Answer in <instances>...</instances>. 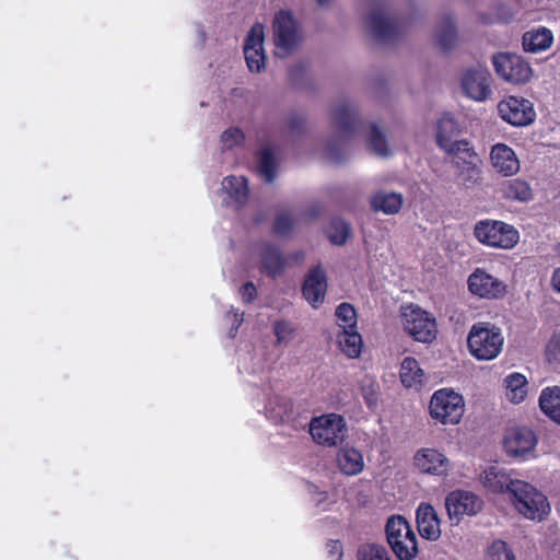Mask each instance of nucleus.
I'll list each match as a JSON object with an SVG mask.
<instances>
[{
  "instance_id": "f257e3e1",
  "label": "nucleus",
  "mask_w": 560,
  "mask_h": 560,
  "mask_svg": "<svg viewBox=\"0 0 560 560\" xmlns=\"http://www.w3.org/2000/svg\"><path fill=\"white\" fill-rule=\"evenodd\" d=\"M330 119L338 139L327 141L324 151L327 159L337 162L343 156L346 139L358 131L360 120L357 104L349 98L337 101L331 108Z\"/></svg>"
},
{
  "instance_id": "f03ea898",
  "label": "nucleus",
  "mask_w": 560,
  "mask_h": 560,
  "mask_svg": "<svg viewBox=\"0 0 560 560\" xmlns=\"http://www.w3.org/2000/svg\"><path fill=\"white\" fill-rule=\"evenodd\" d=\"M470 353L478 360H492L502 351L504 337L499 327L490 323L474 324L468 334Z\"/></svg>"
},
{
  "instance_id": "7ed1b4c3",
  "label": "nucleus",
  "mask_w": 560,
  "mask_h": 560,
  "mask_svg": "<svg viewBox=\"0 0 560 560\" xmlns=\"http://www.w3.org/2000/svg\"><path fill=\"white\" fill-rule=\"evenodd\" d=\"M510 500L515 510L527 520L540 522L550 512L547 497L524 480L516 482V489L510 495Z\"/></svg>"
},
{
  "instance_id": "20e7f679",
  "label": "nucleus",
  "mask_w": 560,
  "mask_h": 560,
  "mask_svg": "<svg viewBox=\"0 0 560 560\" xmlns=\"http://www.w3.org/2000/svg\"><path fill=\"white\" fill-rule=\"evenodd\" d=\"M276 55L284 58L293 52L302 42V31L299 22L288 10H280L272 22Z\"/></svg>"
},
{
  "instance_id": "39448f33",
  "label": "nucleus",
  "mask_w": 560,
  "mask_h": 560,
  "mask_svg": "<svg viewBox=\"0 0 560 560\" xmlns=\"http://www.w3.org/2000/svg\"><path fill=\"white\" fill-rule=\"evenodd\" d=\"M387 541L399 560H412L418 552L417 537L402 516H392L386 524Z\"/></svg>"
},
{
  "instance_id": "423d86ee",
  "label": "nucleus",
  "mask_w": 560,
  "mask_h": 560,
  "mask_svg": "<svg viewBox=\"0 0 560 560\" xmlns=\"http://www.w3.org/2000/svg\"><path fill=\"white\" fill-rule=\"evenodd\" d=\"M430 415L443 424H456L460 421L465 405L463 397L448 388L436 390L430 400Z\"/></svg>"
},
{
  "instance_id": "0eeeda50",
  "label": "nucleus",
  "mask_w": 560,
  "mask_h": 560,
  "mask_svg": "<svg viewBox=\"0 0 560 560\" xmlns=\"http://www.w3.org/2000/svg\"><path fill=\"white\" fill-rule=\"evenodd\" d=\"M401 323L405 331L419 342H430L435 338V319L417 305L401 308Z\"/></svg>"
},
{
  "instance_id": "6e6552de",
  "label": "nucleus",
  "mask_w": 560,
  "mask_h": 560,
  "mask_svg": "<svg viewBox=\"0 0 560 560\" xmlns=\"http://www.w3.org/2000/svg\"><path fill=\"white\" fill-rule=\"evenodd\" d=\"M477 240L491 247L512 248L520 238L518 232L501 221H480L475 226Z\"/></svg>"
},
{
  "instance_id": "1a4fd4ad",
  "label": "nucleus",
  "mask_w": 560,
  "mask_h": 560,
  "mask_svg": "<svg viewBox=\"0 0 560 560\" xmlns=\"http://www.w3.org/2000/svg\"><path fill=\"white\" fill-rule=\"evenodd\" d=\"M456 151L452 152L455 176L459 184L474 186L482 179L481 160L470 148L469 143L458 144Z\"/></svg>"
},
{
  "instance_id": "9d476101",
  "label": "nucleus",
  "mask_w": 560,
  "mask_h": 560,
  "mask_svg": "<svg viewBox=\"0 0 560 560\" xmlns=\"http://www.w3.org/2000/svg\"><path fill=\"white\" fill-rule=\"evenodd\" d=\"M310 433L316 443L335 446L345 440L347 425L341 416L335 413L325 415L312 420Z\"/></svg>"
},
{
  "instance_id": "9b49d317",
  "label": "nucleus",
  "mask_w": 560,
  "mask_h": 560,
  "mask_svg": "<svg viewBox=\"0 0 560 560\" xmlns=\"http://www.w3.org/2000/svg\"><path fill=\"white\" fill-rule=\"evenodd\" d=\"M495 72L512 84H524L533 77L529 63L516 54L501 52L492 58Z\"/></svg>"
},
{
  "instance_id": "f8f14e48",
  "label": "nucleus",
  "mask_w": 560,
  "mask_h": 560,
  "mask_svg": "<svg viewBox=\"0 0 560 560\" xmlns=\"http://www.w3.org/2000/svg\"><path fill=\"white\" fill-rule=\"evenodd\" d=\"M500 117L513 126H527L535 120L536 112L530 101L509 96L498 104Z\"/></svg>"
},
{
  "instance_id": "ddd939ff",
  "label": "nucleus",
  "mask_w": 560,
  "mask_h": 560,
  "mask_svg": "<svg viewBox=\"0 0 560 560\" xmlns=\"http://www.w3.org/2000/svg\"><path fill=\"white\" fill-rule=\"evenodd\" d=\"M413 464L423 474L446 477L453 469L452 462L436 448H419L413 456Z\"/></svg>"
},
{
  "instance_id": "4468645a",
  "label": "nucleus",
  "mask_w": 560,
  "mask_h": 560,
  "mask_svg": "<svg viewBox=\"0 0 560 560\" xmlns=\"http://www.w3.org/2000/svg\"><path fill=\"white\" fill-rule=\"evenodd\" d=\"M264 40L265 27L261 23H255L248 32L244 44L245 60L252 72H260L265 68Z\"/></svg>"
},
{
  "instance_id": "2eb2a0df",
  "label": "nucleus",
  "mask_w": 560,
  "mask_h": 560,
  "mask_svg": "<svg viewBox=\"0 0 560 560\" xmlns=\"http://www.w3.org/2000/svg\"><path fill=\"white\" fill-rule=\"evenodd\" d=\"M250 257L259 262L260 271L270 277H277L285 269V259L280 249L270 243L256 244L252 248Z\"/></svg>"
},
{
  "instance_id": "dca6fc26",
  "label": "nucleus",
  "mask_w": 560,
  "mask_h": 560,
  "mask_svg": "<svg viewBox=\"0 0 560 560\" xmlns=\"http://www.w3.org/2000/svg\"><path fill=\"white\" fill-rule=\"evenodd\" d=\"M464 93L471 100L483 102L491 96V74L481 67L467 70L462 78Z\"/></svg>"
},
{
  "instance_id": "f3484780",
  "label": "nucleus",
  "mask_w": 560,
  "mask_h": 560,
  "mask_svg": "<svg viewBox=\"0 0 560 560\" xmlns=\"http://www.w3.org/2000/svg\"><path fill=\"white\" fill-rule=\"evenodd\" d=\"M469 291L482 299H500L506 292V285L500 279L477 268L468 278Z\"/></svg>"
},
{
  "instance_id": "a211bd4d",
  "label": "nucleus",
  "mask_w": 560,
  "mask_h": 560,
  "mask_svg": "<svg viewBox=\"0 0 560 560\" xmlns=\"http://www.w3.org/2000/svg\"><path fill=\"white\" fill-rule=\"evenodd\" d=\"M366 26L382 42L395 38L400 32V25L388 16L383 4L373 5L366 16Z\"/></svg>"
},
{
  "instance_id": "6ab92c4d",
  "label": "nucleus",
  "mask_w": 560,
  "mask_h": 560,
  "mask_svg": "<svg viewBox=\"0 0 560 560\" xmlns=\"http://www.w3.org/2000/svg\"><path fill=\"white\" fill-rule=\"evenodd\" d=\"M445 506L451 520L458 522L464 515H475L482 506L481 499L472 492L456 490L445 500Z\"/></svg>"
},
{
  "instance_id": "aec40b11",
  "label": "nucleus",
  "mask_w": 560,
  "mask_h": 560,
  "mask_svg": "<svg viewBox=\"0 0 560 560\" xmlns=\"http://www.w3.org/2000/svg\"><path fill=\"white\" fill-rule=\"evenodd\" d=\"M503 443L509 456L526 458L534 452L537 438L528 428H513L505 434Z\"/></svg>"
},
{
  "instance_id": "412c9836",
  "label": "nucleus",
  "mask_w": 560,
  "mask_h": 560,
  "mask_svg": "<svg viewBox=\"0 0 560 560\" xmlns=\"http://www.w3.org/2000/svg\"><path fill=\"white\" fill-rule=\"evenodd\" d=\"M512 472L500 467H489L481 475L482 485L494 493H508L512 495L516 489V482H521Z\"/></svg>"
},
{
  "instance_id": "4be33fe9",
  "label": "nucleus",
  "mask_w": 560,
  "mask_h": 560,
  "mask_svg": "<svg viewBox=\"0 0 560 560\" xmlns=\"http://www.w3.org/2000/svg\"><path fill=\"white\" fill-rule=\"evenodd\" d=\"M327 290L326 273L317 266L310 270L303 283L302 292L305 300L317 308L324 302Z\"/></svg>"
},
{
  "instance_id": "5701e85b",
  "label": "nucleus",
  "mask_w": 560,
  "mask_h": 560,
  "mask_svg": "<svg viewBox=\"0 0 560 560\" xmlns=\"http://www.w3.org/2000/svg\"><path fill=\"white\" fill-rule=\"evenodd\" d=\"M492 167L503 176H513L520 171V161L512 148L497 143L490 152Z\"/></svg>"
},
{
  "instance_id": "b1692460",
  "label": "nucleus",
  "mask_w": 560,
  "mask_h": 560,
  "mask_svg": "<svg viewBox=\"0 0 560 560\" xmlns=\"http://www.w3.org/2000/svg\"><path fill=\"white\" fill-rule=\"evenodd\" d=\"M458 133L459 129L454 117L450 114H444L436 125L438 144L447 153L456 151L459 148L458 144L468 143L464 140H457Z\"/></svg>"
},
{
  "instance_id": "393cba45",
  "label": "nucleus",
  "mask_w": 560,
  "mask_h": 560,
  "mask_svg": "<svg viewBox=\"0 0 560 560\" xmlns=\"http://www.w3.org/2000/svg\"><path fill=\"white\" fill-rule=\"evenodd\" d=\"M417 526L421 537L438 540L441 537L440 520L432 505L421 503L417 509Z\"/></svg>"
},
{
  "instance_id": "a878e982",
  "label": "nucleus",
  "mask_w": 560,
  "mask_h": 560,
  "mask_svg": "<svg viewBox=\"0 0 560 560\" xmlns=\"http://www.w3.org/2000/svg\"><path fill=\"white\" fill-rule=\"evenodd\" d=\"M553 43L552 32L544 26L532 28L523 34L522 45L525 51L539 54L546 51Z\"/></svg>"
},
{
  "instance_id": "bb28decb",
  "label": "nucleus",
  "mask_w": 560,
  "mask_h": 560,
  "mask_svg": "<svg viewBox=\"0 0 560 560\" xmlns=\"http://www.w3.org/2000/svg\"><path fill=\"white\" fill-rule=\"evenodd\" d=\"M222 189L226 194V202L235 208L244 205L248 197L247 179L244 176H226L222 180Z\"/></svg>"
},
{
  "instance_id": "cd10ccee",
  "label": "nucleus",
  "mask_w": 560,
  "mask_h": 560,
  "mask_svg": "<svg viewBox=\"0 0 560 560\" xmlns=\"http://www.w3.org/2000/svg\"><path fill=\"white\" fill-rule=\"evenodd\" d=\"M436 45L444 51L452 50L458 44V34L454 19L451 15L443 16L434 32Z\"/></svg>"
},
{
  "instance_id": "c85d7f7f",
  "label": "nucleus",
  "mask_w": 560,
  "mask_h": 560,
  "mask_svg": "<svg viewBox=\"0 0 560 560\" xmlns=\"http://www.w3.org/2000/svg\"><path fill=\"white\" fill-rule=\"evenodd\" d=\"M277 151L278 148L275 144L265 143L261 145L257 156L258 173L267 183H271L276 176Z\"/></svg>"
},
{
  "instance_id": "c756f323",
  "label": "nucleus",
  "mask_w": 560,
  "mask_h": 560,
  "mask_svg": "<svg viewBox=\"0 0 560 560\" xmlns=\"http://www.w3.org/2000/svg\"><path fill=\"white\" fill-rule=\"evenodd\" d=\"M337 463L340 470L348 476L358 475L364 468L363 455L354 447H342L338 453Z\"/></svg>"
},
{
  "instance_id": "7c9ffc66",
  "label": "nucleus",
  "mask_w": 560,
  "mask_h": 560,
  "mask_svg": "<svg viewBox=\"0 0 560 560\" xmlns=\"http://www.w3.org/2000/svg\"><path fill=\"white\" fill-rule=\"evenodd\" d=\"M541 411L551 420L560 424V387H547L539 397Z\"/></svg>"
},
{
  "instance_id": "2f4dec72",
  "label": "nucleus",
  "mask_w": 560,
  "mask_h": 560,
  "mask_svg": "<svg viewBox=\"0 0 560 560\" xmlns=\"http://www.w3.org/2000/svg\"><path fill=\"white\" fill-rule=\"evenodd\" d=\"M339 349L349 358H358L362 351V337L353 329H342L337 335Z\"/></svg>"
},
{
  "instance_id": "473e14b6",
  "label": "nucleus",
  "mask_w": 560,
  "mask_h": 560,
  "mask_svg": "<svg viewBox=\"0 0 560 560\" xmlns=\"http://www.w3.org/2000/svg\"><path fill=\"white\" fill-rule=\"evenodd\" d=\"M402 206V197L396 192L378 191L371 199V207L385 214H396Z\"/></svg>"
},
{
  "instance_id": "72a5a7b5",
  "label": "nucleus",
  "mask_w": 560,
  "mask_h": 560,
  "mask_svg": "<svg viewBox=\"0 0 560 560\" xmlns=\"http://www.w3.org/2000/svg\"><path fill=\"white\" fill-rule=\"evenodd\" d=\"M424 378V372L413 358H405L400 366V380L408 388H418Z\"/></svg>"
},
{
  "instance_id": "f704fd0d",
  "label": "nucleus",
  "mask_w": 560,
  "mask_h": 560,
  "mask_svg": "<svg viewBox=\"0 0 560 560\" xmlns=\"http://www.w3.org/2000/svg\"><path fill=\"white\" fill-rule=\"evenodd\" d=\"M502 192L506 199L520 202L530 201L534 197L530 185L521 178L505 182L502 186Z\"/></svg>"
},
{
  "instance_id": "c9c22d12",
  "label": "nucleus",
  "mask_w": 560,
  "mask_h": 560,
  "mask_svg": "<svg viewBox=\"0 0 560 560\" xmlns=\"http://www.w3.org/2000/svg\"><path fill=\"white\" fill-rule=\"evenodd\" d=\"M506 388V397L510 401L518 404L524 400L527 395V381L523 374L512 373L504 380Z\"/></svg>"
},
{
  "instance_id": "e433bc0d",
  "label": "nucleus",
  "mask_w": 560,
  "mask_h": 560,
  "mask_svg": "<svg viewBox=\"0 0 560 560\" xmlns=\"http://www.w3.org/2000/svg\"><path fill=\"white\" fill-rule=\"evenodd\" d=\"M351 229L349 224L341 219H334L328 229L327 235L335 245H343L350 236Z\"/></svg>"
},
{
  "instance_id": "4c0bfd02",
  "label": "nucleus",
  "mask_w": 560,
  "mask_h": 560,
  "mask_svg": "<svg viewBox=\"0 0 560 560\" xmlns=\"http://www.w3.org/2000/svg\"><path fill=\"white\" fill-rule=\"evenodd\" d=\"M291 402L284 398H276L266 407L267 416L273 421H284L291 413Z\"/></svg>"
},
{
  "instance_id": "58836bf2",
  "label": "nucleus",
  "mask_w": 560,
  "mask_h": 560,
  "mask_svg": "<svg viewBox=\"0 0 560 560\" xmlns=\"http://www.w3.org/2000/svg\"><path fill=\"white\" fill-rule=\"evenodd\" d=\"M336 317L340 330L357 328V313L349 303H341L336 310Z\"/></svg>"
},
{
  "instance_id": "ea45409f",
  "label": "nucleus",
  "mask_w": 560,
  "mask_h": 560,
  "mask_svg": "<svg viewBox=\"0 0 560 560\" xmlns=\"http://www.w3.org/2000/svg\"><path fill=\"white\" fill-rule=\"evenodd\" d=\"M369 145L378 155L386 156L389 153V149L383 131L375 125L372 124L369 128Z\"/></svg>"
},
{
  "instance_id": "a19ab883",
  "label": "nucleus",
  "mask_w": 560,
  "mask_h": 560,
  "mask_svg": "<svg viewBox=\"0 0 560 560\" xmlns=\"http://www.w3.org/2000/svg\"><path fill=\"white\" fill-rule=\"evenodd\" d=\"M295 222L296 221L290 211H279L275 219L273 231L277 235L288 236L292 233Z\"/></svg>"
},
{
  "instance_id": "79ce46f5",
  "label": "nucleus",
  "mask_w": 560,
  "mask_h": 560,
  "mask_svg": "<svg viewBox=\"0 0 560 560\" xmlns=\"http://www.w3.org/2000/svg\"><path fill=\"white\" fill-rule=\"evenodd\" d=\"M359 560H390L388 551L380 545H365L359 549Z\"/></svg>"
},
{
  "instance_id": "37998d69",
  "label": "nucleus",
  "mask_w": 560,
  "mask_h": 560,
  "mask_svg": "<svg viewBox=\"0 0 560 560\" xmlns=\"http://www.w3.org/2000/svg\"><path fill=\"white\" fill-rule=\"evenodd\" d=\"M487 560H515V557L504 541L497 540L489 547Z\"/></svg>"
},
{
  "instance_id": "c03bdc74",
  "label": "nucleus",
  "mask_w": 560,
  "mask_h": 560,
  "mask_svg": "<svg viewBox=\"0 0 560 560\" xmlns=\"http://www.w3.org/2000/svg\"><path fill=\"white\" fill-rule=\"evenodd\" d=\"M244 139V132L236 127L229 128L221 135V143L224 149H233L242 144Z\"/></svg>"
},
{
  "instance_id": "a18cd8bd",
  "label": "nucleus",
  "mask_w": 560,
  "mask_h": 560,
  "mask_svg": "<svg viewBox=\"0 0 560 560\" xmlns=\"http://www.w3.org/2000/svg\"><path fill=\"white\" fill-rule=\"evenodd\" d=\"M273 332L278 345L289 343L294 338V327L285 320L276 322Z\"/></svg>"
},
{
  "instance_id": "49530a36",
  "label": "nucleus",
  "mask_w": 560,
  "mask_h": 560,
  "mask_svg": "<svg viewBox=\"0 0 560 560\" xmlns=\"http://www.w3.org/2000/svg\"><path fill=\"white\" fill-rule=\"evenodd\" d=\"M546 355L549 362L560 363V334H555L549 340Z\"/></svg>"
},
{
  "instance_id": "de8ad7c7",
  "label": "nucleus",
  "mask_w": 560,
  "mask_h": 560,
  "mask_svg": "<svg viewBox=\"0 0 560 560\" xmlns=\"http://www.w3.org/2000/svg\"><path fill=\"white\" fill-rule=\"evenodd\" d=\"M363 398L370 409H374L378 402V394L374 385L363 387Z\"/></svg>"
},
{
  "instance_id": "09e8293b",
  "label": "nucleus",
  "mask_w": 560,
  "mask_h": 560,
  "mask_svg": "<svg viewBox=\"0 0 560 560\" xmlns=\"http://www.w3.org/2000/svg\"><path fill=\"white\" fill-rule=\"evenodd\" d=\"M257 290L253 282H246L241 289V295L245 303L252 302L256 296Z\"/></svg>"
},
{
  "instance_id": "8fccbe9b",
  "label": "nucleus",
  "mask_w": 560,
  "mask_h": 560,
  "mask_svg": "<svg viewBox=\"0 0 560 560\" xmlns=\"http://www.w3.org/2000/svg\"><path fill=\"white\" fill-rule=\"evenodd\" d=\"M305 125V117L302 114H292L288 119V127L292 131L302 129Z\"/></svg>"
},
{
  "instance_id": "3c124183",
  "label": "nucleus",
  "mask_w": 560,
  "mask_h": 560,
  "mask_svg": "<svg viewBox=\"0 0 560 560\" xmlns=\"http://www.w3.org/2000/svg\"><path fill=\"white\" fill-rule=\"evenodd\" d=\"M329 553L332 560H341L342 557V548L339 541H330L328 544Z\"/></svg>"
},
{
  "instance_id": "603ef678",
  "label": "nucleus",
  "mask_w": 560,
  "mask_h": 560,
  "mask_svg": "<svg viewBox=\"0 0 560 560\" xmlns=\"http://www.w3.org/2000/svg\"><path fill=\"white\" fill-rule=\"evenodd\" d=\"M243 322V313H234L233 314V319H232V329L230 331V335L231 337H234L235 336V332L237 330V328L241 326Z\"/></svg>"
},
{
  "instance_id": "864d4df0",
  "label": "nucleus",
  "mask_w": 560,
  "mask_h": 560,
  "mask_svg": "<svg viewBox=\"0 0 560 560\" xmlns=\"http://www.w3.org/2000/svg\"><path fill=\"white\" fill-rule=\"evenodd\" d=\"M552 288L560 293V268L556 269L551 277Z\"/></svg>"
},
{
  "instance_id": "5fc2aeb1",
  "label": "nucleus",
  "mask_w": 560,
  "mask_h": 560,
  "mask_svg": "<svg viewBox=\"0 0 560 560\" xmlns=\"http://www.w3.org/2000/svg\"><path fill=\"white\" fill-rule=\"evenodd\" d=\"M319 7H328L331 4L332 0H316Z\"/></svg>"
}]
</instances>
